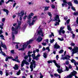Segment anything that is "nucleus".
<instances>
[{"instance_id":"obj_21","label":"nucleus","mask_w":78,"mask_h":78,"mask_svg":"<svg viewBox=\"0 0 78 78\" xmlns=\"http://www.w3.org/2000/svg\"><path fill=\"white\" fill-rule=\"evenodd\" d=\"M12 58H13V57H12L8 56L7 58H6V59L5 60V61H8V59H12Z\"/></svg>"},{"instance_id":"obj_56","label":"nucleus","mask_w":78,"mask_h":78,"mask_svg":"<svg viewBox=\"0 0 78 78\" xmlns=\"http://www.w3.org/2000/svg\"><path fill=\"white\" fill-rule=\"evenodd\" d=\"M28 58V56H26L24 57V59H27Z\"/></svg>"},{"instance_id":"obj_42","label":"nucleus","mask_w":78,"mask_h":78,"mask_svg":"<svg viewBox=\"0 0 78 78\" xmlns=\"http://www.w3.org/2000/svg\"><path fill=\"white\" fill-rule=\"evenodd\" d=\"M47 10H48V7H45L44 11H47Z\"/></svg>"},{"instance_id":"obj_49","label":"nucleus","mask_w":78,"mask_h":78,"mask_svg":"<svg viewBox=\"0 0 78 78\" xmlns=\"http://www.w3.org/2000/svg\"><path fill=\"white\" fill-rule=\"evenodd\" d=\"M71 9L73 11H75V7H74L72 6L71 7Z\"/></svg>"},{"instance_id":"obj_11","label":"nucleus","mask_w":78,"mask_h":78,"mask_svg":"<svg viewBox=\"0 0 78 78\" xmlns=\"http://www.w3.org/2000/svg\"><path fill=\"white\" fill-rule=\"evenodd\" d=\"M17 15L19 16L23 17V15H24V12L23 11H21L20 13H18L17 14Z\"/></svg>"},{"instance_id":"obj_41","label":"nucleus","mask_w":78,"mask_h":78,"mask_svg":"<svg viewBox=\"0 0 78 78\" xmlns=\"http://www.w3.org/2000/svg\"><path fill=\"white\" fill-rule=\"evenodd\" d=\"M10 52L11 53H12V54H14V50H11Z\"/></svg>"},{"instance_id":"obj_55","label":"nucleus","mask_w":78,"mask_h":78,"mask_svg":"<svg viewBox=\"0 0 78 78\" xmlns=\"http://www.w3.org/2000/svg\"><path fill=\"white\" fill-rule=\"evenodd\" d=\"M75 34H73L72 36V37L73 38H75Z\"/></svg>"},{"instance_id":"obj_27","label":"nucleus","mask_w":78,"mask_h":78,"mask_svg":"<svg viewBox=\"0 0 78 78\" xmlns=\"http://www.w3.org/2000/svg\"><path fill=\"white\" fill-rule=\"evenodd\" d=\"M54 76H55L56 77V76H60V78H61V76H59V74L55 73L54 74Z\"/></svg>"},{"instance_id":"obj_39","label":"nucleus","mask_w":78,"mask_h":78,"mask_svg":"<svg viewBox=\"0 0 78 78\" xmlns=\"http://www.w3.org/2000/svg\"><path fill=\"white\" fill-rule=\"evenodd\" d=\"M48 15L49 16H50V17H52L51 14V13L50 12H48Z\"/></svg>"},{"instance_id":"obj_52","label":"nucleus","mask_w":78,"mask_h":78,"mask_svg":"<svg viewBox=\"0 0 78 78\" xmlns=\"http://www.w3.org/2000/svg\"><path fill=\"white\" fill-rule=\"evenodd\" d=\"M56 58L57 59V60H58V58H59V55H57L56 57Z\"/></svg>"},{"instance_id":"obj_45","label":"nucleus","mask_w":78,"mask_h":78,"mask_svg":"<svg viewBox=\"0 0 78 78\" xmlns=\"http://www.w3.org/2000/svg\"><path fill=\"white\" fill-rule=\"evenodd\" d=\"M70 19H69L67 21H66V23L67 24H68V23H69V22H70Z\"/></svg>"},{"instance_id":"obj_40","label":"nucleus","mask_w":78,"mask_h":78,"mask_svg":"<svg viewBox=\"0 0 78 78\" xmlns=\"http://www.w3.org/2000/svg\"><path fill=\"white\" fill-rule=\"evenodd\" d=\"M16 74L17 75H19L20 74V70H19V72H17Z\"/></svg>"},{"instance_id":"obj_47","label":"nucleus","mask_w":78,"mask_h":78,"mask_svg":"<svg viewBox=\"0 0 78 78\" xmlns=\"http://www.w3.org/2000/svg\"><path fill=\"white\" fill-rule=\"evenodd\" d=\"M70 45H71V46H74V45H75V44L73 43H71L70 44Z\"/></svg>"},{"instance_id":"obj_48","label":"nucleus","mask_w":78,"mask_h":78,"mask_svg":"<svg viewBox=\"0 0 78 78\" xmlns=\"http://www.w3.org/2000/svg\"><path fill=\"white\" fill-rule=\"evenodd\" d=\"M28 4L29 5H33V2H29L28 3Z\"/></svg>"},{"instance_id":"obj_50","label":"nucleus","mask_w":78,"mask_h":78,"mask_svg":"<svg viewBox=\"0 0 78 78\" xmlns=\"http://www.w3.org/2000/svg\"><path fill=\"white\" fill-rule=\"evenodd\" d=\"M64 20H67V19H68V17H67V16L65 17L64 18Z\"/></svg>"},{"instance_id":"obj_15","label":"nucleus","mask_w":78,"mask_h":78,"mask_svg":"<svg viewBox=\"0 0 78 78\" xmlns=\"http://www.w3.org/2000/svg\"><path fill=\"white\" fill-rule=\"evenodd\" d=\"M18 57L17 56L16 57V58L15 59H12V60L13 61H16V62H17L20 63V61H19V60H18Z\"/></svg>"},{"instance_id":"obj_4","label":"nucleus","mask_w":78,"mask_h":78,"mask_svg":"<svg viewBox=\"0 0 78 78\" xmlns=\"http://www.w3.org/2000/svg\"><path fill=\"white\" fill-rule=\"evenodd\" d=\"M12 38L13 39H14L15 38V36H14V33L15 34H17L18 33V30H16L15 29V28L14 27H12Z\"/></svg>"},{"instance_id":"obj_33","label":"nucleus","mask_w":78,"mask_h":78,"mask_svg":"<svg viewBox=\"0 0 78 78\" xmlns=\"http://www.w3.org/2000/svg\"><path fill=\"white\" fill-rule=\"evenodd\" d=\"M58 39L59 40V41H64V39L63 38H58Z\"/></svg>"},{"instance_id":"obj_8","label":"nucleus","mask_w":78,"mask_h":78,"mask_svg":"<svg viewBox=\"0 0 78 78\" xmlns=\"http://www.w3.org/2000/svg\"><path fill=\"white\" fill-rule=\"evenodd\" d=\"M64 28V27H61L60 28V29L58 32L59 34V35H61V36L62 35V34H64L65 33V31L64 30H62Z\"/></svg>"},{"instance_id":"obj_36","label":"nucleus","mask_w":78,"mask_h":78,"mask_svg":"<svg viewBox=\"0 0 78 78\" xmlns=\"http://www.w3.org/2000/svg\"><path fill=\"white\" fill-rule=\"evenodd\" d=\"M55 41V40L54 39H53L52 40H50V43L51 44H52V43H53V42Z\"/></svg>"},{"instance_id":"obj_38","label":"nucleus","mask_w":78,"mask_h":78,"mask_svg":"<svg viewBox=\"0 0 78 78\" xmlns=\"http://www.w3.org/2000/svg\"><path fill=\"white\" fill-rule=\"evenodd\" d=\"M37 61H38L39 60V58L37 57V56H35V57L34 58Z\"/></svg>"},{"instance_id":"obj_63","label":"nucleus","mask_w":78,"mask_h":78,"mask_svg":"<svg viewBox=\"0 0 78 78\" xmlns=\"http://www.w3.org/2000/svg\"><path fill=\"white\" fill-rule=\"evenodd\" d=\"M66 70L67 71H69V68L67 66H66Z\"/></svg>"},{"instance_id":"obj_44","label":"nucleus","mask_w":78,"mask_h":78,"mask_svg":"<svg viewBox=\"0 0 78 78\" xmlns=\"http://www.w3.org/2000/svg\"><path fill=\"white\" fill-rule=\"evenodd\" d=\"M64 51V50H61L59 52V53H62V52Z\"/></svg>"},{"instance_id":"obj_7","label":"nucleus","mask_w":78,"mask_h":78,"mask_svg":"<svg viewBox=\"0 0 78 78\" xmlns=\"http://www.w3.org/2000/svg\"><path fill=\"white\" fill-rule=\"evenodd\" d=\"M77 73L75 71H73L72 73H71L69 75H68V76L69 78H72L73 77V76H75L76 74Z\"/></svg>"},{"instance_id":"obj_60","label":"nucleus","mask_w":78,"mask_h":78,"mask_svg":"<svg viewBox=\"0 0 78 78\" xmlns=\"http://www.w3.org/2000/svg\"><path fill=\"white\" fill-rule=\"evenodd\" d=\"M0 37L3 38V37H4V36H3V35H0Z\"/></svg>"},{"instance_id":"obj_64","label":"nucleus","mask_w":78,"mask_h":78,"mask_svg":"<svg viewBox=\"0 0 78 78\" xmlns=\"http://www.w3.org/2000/svg\"><path fill=\"white\" fill-rule=\"evenodd\" d=\"M72 66H71V65H69V69H72Z\"/></svg>"},{"instance_id":"obj_31","label":"nucleus","mask_w":78,"mask_h":78,"mask_svg":"<svg viewBox=\"0 0 78 78\" xmlns=\"http://www.w3.org/2000/svg\"><path fill=\"white\" fill-rule=\"evenodd\" d=\"M4 25V24H3V23H2V24H1L0 25V28H1V29H3V26Z\"/></svg>"},{"instance_id":"obj_17","label":"nucleus","mask_w":78,"mask_h":78,"mask_svg":"<svg viewBox=\"0 0 78 78\" xmlns=\"http://www.w3.org/2000/svg\"><path fill=\"white\" fill-rule=\"evenodd\" d=\"M13 68L15 69V70H18V69H19V66L18 65H17V64L15 65V66H13Z\"/></svg>"},{"instance_id":"obj_35","label":"nucleus","mask_w":78,"mask_h":78,"mask_svg":"<svg viewBox=\"0 0 78 78\" xmlns=\"http://www.w3.org/2000/svg\"><path fill=\"white\" fill-rule=\"evenodd\" d=\"M74 3H75V4H76V5L78 4V0H74Z\"/></svg>"},{"instance_id":"obj_13","label":"nucleus","mask_w":78,"mask_h":78,"mask_svg":"<svg viewBox=\"0 0 78 78\" xmlns=\"http://www.w3.org/2000/svg\"><path fill=\"white\" fill-rule=\"evenodd\" d=\"M62 1L64 3L62 4V7H64V6H67V2L66 1V0H62Z\"/></svg>"},{"instance_id":"obj_53","label":"nucleus","mask_w":78,"mask_h":78,"mask_svg":"<svg viewBox=\"0 0 78 78\" xmlns=\"http://www.w3.org/2000/svg\"><path fill=\"white\" fill-rule=\"evenodd\" d=\"M52 8L53 9H54L55 8V6L54 5H52L51 6Z\"/></svg>"},{"instance_id":"obj_14","label":"nucleus","mask_w":78,"mask_h":78,"mask_svg":"<svg viewBox=\"0 0 78 78\" xmlns=\"http://www.w3.org/2000/svg\"><path fill=\"white\" fill-rule=\"evenodd\" d=\"M37 40L38 41V42H41V41H42V37H41V36H38V38L37 39Z\"/></svg>"},{"instance_id":"obj_59","label":"nucleus","mask_w":78,"mask_h":78,"mask_svg":"<svg viewBox=\"0 0 78 78\" xmlns=\"http://www.w3.org/2000/svg\"><path fill=\"white\" fill-rule=\"evenodd\" d=\"M28 17L27 16H25L23 18V20H25V19H26V17H27V19H28Z\"/></svg>"},{"instance_id":"obj_34","label":"nucleus","mask_w":78,"mask_h":78,"mask_svg":"<svg viewBox=\"0 0 78 78\" xmlns=\"http://www.w3.org/2000/svg\"><path fill=\"white\" fill-rule=\"evenodd\" d=\"M52 36L54 37V34H53V33L51 32V34L49 35V37H51V36Z\"/></svg>"},{"instance_id":"obj_2","label":"nucleus","mask_w":78,"mask_h":78,"mask_svg":"<svg viewBox=\"0 0 78 78\" xmlns=\"http://www.w3.org/2000/svg\"><path fill=\"white\" fill-rule=\"evenodd\" d=\"M53 62L54 63L55 65L58 68L57 70V71L59 73H61L62 72H64L62 70V69H60V68H61V66L57 64V63H56V62L55 60H53Z\"/></svg>"},{"instance_id":"obj_25","label":"nucleus","mask_w":78,"mask_h":78,"mask_svg":"<svg viewBox=\"0 0 78 78\" xmlns=\"http://www.w3.org/2000/svg\"><path fill=\"white\" fill-rule=\"evenodd\" d=\"M0 53L2 54V55H3V56H6V54H5V52H3V51H2V50L1 51Z\"/></svg>"},{"instance_id":"obj_61","label":"nucleus","mask_w":78,"mask_h":78,"mask_svg":"<svg viewBox=\"0 0 78 78\" xmlns=\"http://www.w3.org/2000/svg\"><path fill=\"white\" fill-rule=\"evenodd\" d=\"M43 15H45V13L44 12H42L41 14V16H43Z\"/></svg>"},{"instance_id":"obj_57","label":"nucleus","mask_w":78,"mask_h":78,"mask_svg":"<svg viewBox=\"0 0 78 78\" xmlns=\"http://www.w3.org/2000/svg\"><path fill=\"white\" fill-rule=\"evenodd\" d=\"M48 64H50V63H52V62L50 61H48Z\"/></svg>"},{"instance_id":"obj_19","label":"nucleus","mask_w":78,"mask_h":78,"mask_svg":"<svg viewBox=\"0 0 78 78\" xmlns=\"http://www.w3.org/2000/svg\"><path fill=\"white\" fill-rule=\"evenodd\" d=\"M30 68L31 69V72H32V71H33V64L31 63L30 66Z\"/></svg>"},{"instance_id":"obj_18","label":"nucleus","mask_w":78,"mask_h":78,"mask_svg":"<svg viewBox=\"0 0 78 78\" xmlns=\"http://www.w3.org/2000/svg\"><path fill=\"white\" fill-rule=\"evenodd\" d=\"M34 15V14L33 13H31L30 14L28 17V19H31L32 17L31 16H33Z\"/></svg>"},{"instance_id":"obj_22","label":"nucleus","mask_w":78,"mask_h":78,"mask_svg":"<svg viewBox=\"0 0 78 78\" xmlns=\"http://www.w3.org/2000/svg\"><path fill=\"white\" fill-rule=\"evenodd\" d=\"M3 11L4 12H6V14H7V15H8V13H9V11H8V10L6 9H3Z\"/></svg>"},{"instance_id":"obj_9","label":"nucleus","mask_w":78,"mask_h":78,"mask_svg":"<svg viewBox=\"0 0 78 78\" xmlns=\"http://www.w3.org/2000/svg\"><path fill=\"white\" fill-rule=\"evenodd\" d=\"M70 58V56L69 55H67L66 56H65L64 57H62L60 58V59L61 60H65V59H66V60H68L69 59V58Z\"/></svg>"},{"instance_id":"obj_46","label":"nucleus","mask_w":78,"mask_h":78,"mask_svg":"<svg viewBox=\"0 0 78 78\" xmlns=\"http://www.w3.org/2000/svg\"><path fill=\"white\" fill-rule=\"evenodd\" d=\"M30 23H31V20H29L27 22L28 23H29V25H30Z\"/></svg>"},{"instance_id":"obj_32","label":"nucleus","mask_w":78,"mask_h":78,"mask_svg":"<svg viewBox=\"0 0 78 78\" xmlns=\"http://www.w3.org/2000/svg\"><path fill=\"white\" fill-rule=\"evenodd\" d=\"M46 50H48V51L49 52H50V47H49L46 48Z\"/></svg>"},{"instance_id":"obj_5","label":"nucleus","mask_w":78,"mask_h":78,"mask_svg":"<svg viewBox=\"0 0 78 78\" xmlns=\"http://www.w3.org/2000/svg\"><path fill=\"white\" fill-rule=\"evenodd\" d=\"M55 20L56 21H57L55 23V25L56 26V25H59V22H60L61 21L59 20V16L58 15H57L56 17L55 18Z\"/></svg>"},{"instance_id":"obj_12","label":"nucleus","mask_w":78,"mask_h":78,"mask_svg":"<svg viewBox=\"0 0 78 78\" xmlns=\"http://www.w3.org/2000/svg\"><path fill=\"white\" fill-rule=\"evenodd\" d=\"M54 48L56 49H58V48H60V46H59V45L58 44L57 42H56L54 45Z\"/></svg>"},{"instance_id":"obj_43","label":"nucleus","mask_w":78,"mask_h":78,"mask_svg":"<svg viewBox=\"0 0 78 78\" xmlns=\"http://www.w3.org/2000/svg\"><path fill=\"white\" fill-rule=\"evenodd\" d=\"M32 57H33V58L34 59V58L35 57V54H32Z\"/></svg>"},{"instance_id":"obj_29","label":"nucleus","mask_w":78,"mask_h":78,"mask_svg":"<svg viewBox=\"0 0 78 78\" xmlns=\"http://www.w3.org/2000/svg\"><path fill=\"white\" fill-rule=\"evenodd\" d=\"M40 78H43L44 77V76L41 73H39Z\"/></svg>"},{"instance_id":"obj_1","label":"nucleus","mask_w":78,"mask_h":78,"mask_svg":"<svg viewBox=\"0 0 78 78\" xmlns=\"http://www.w3.org/2000/svg\"><path fill=\"white\" fill-rule=\"evenodd\" d=\"M33 41H34V40L31 39L29 41H27V42L24 43V44L23 45V48H21L19 49V50H23L24 48H27V47L28 45V44H31V42H33Z\"/></svg>"},{"instance_id":"obj_30","label":"nucleus","mask_w":78,"mask_h":78,"mask_svg":"<svg viewBox=\"0 0 78 78\" xmlns=\"http://www.w3.org/2000/svg\"><path fill=\"white\" fill-rule=\"evenodd\" d=\"M24 64H26V65H30V63H28V62L26 61V60H24Z\"/></svg>"},{"instance_id":"obj_28","label":"nucleus","mask_w":78,"mask_h":78,"mask_svg":"<svg viewBox=\"0 0 78 78\" xmlns=\"http://www.w3.org/2000/svg\"><path fill=\"white\" fill-rule=\"evenodd\" d=\"M68 4L69 6H72L73 5L72 4V3L71 2H69L68 3H66V4ZM66 6H67V5H66Z\"/></svg>"},{"instance_id":"obj_62","label":"nucleus","mask_w":78,"mask_h":78,"mask_svg":"<svg viewBox=\"0 0 78 78\" xmlns=\"http://www.w3.org/2000/svg\"><path fill=\"white\" fill-rule=\"evenodd\" d=\"M42 44L43 45H44L45 46V45H46V43H42Z\"/></svg>"},{"instance_id":"obj_26","label":"nucleus","mask_w":78,"mask_h":78,"mask_svg":"<svg viewBox=\"0 0 78 78\" xmlns=\"http://www.w3.org/2000/svg\"><path fill=\"white\" fill-rule=\"evenodd\" d=\"M67 28L68 30H69V31H72V29H71V28L70 27V26L69 25L67 26Z\"/></svg>"},{"instance_id":"obj_37","label":"nucleus","mask_w":78,"mask_h":78,"mask_svg":"<svg viewBox=\"0 0 78 78\" xmlns=\"http://www.w3.org/2000/svg\"><path fill=\"white\" fill-rule=\"evenodd\" d=\"M73 15H74V16H78V12H74Z\"/></svg>"},{"instance_id":"obj_6","label":"nucleus","mask_w":78,"mask_h":78,"mask_svg":"<svg viewBox=\"0 0 78 78\" xmlns=\"http://www.w3.org/2000/svg\"><path fill=\"white\" fill-rule=\"evenodd\" d=\"M18 26L16 27L15 28V30L18 31V30H20L21 29V27H20V25L22 23L21 21H17Z\"/></svg>"},{"instance_id":"obj_16","label":"nucleus","mask_w":78,"mask_h":78,"mask_svg":"<svg viewBox=\"0 0 78 78\" xmlns=\"http://www.w3.org/2000/svg\"><path fill=\"white\" fill-rule=\"evenodd\" d=\"M1 47H3L4 48H5V49L6 48V45L5 44L3 43L2 42H1Z\"/></svg>"},{"instance_id":"obj_51","label":"nucleus","mask_w":78,"mask_h":78,"mask_svg":"<svg viewBox=\"0 0 78 78\" xmlns=\"http://www.w3.org/2000/svg\"><path fill=\"white\" fill-rule=\"evenodd\" d=\"M32 53H33L32 51L30 52V51H29L28 52L27 54H28V55H29L30 54H31Z\"/></svg>"},{"instance_id":"obj_20","label":"nucleus","mask_w":78,"mask_h":78,"mask_svg":"<svg viewBox=\"0 0 78 78\" xmlns=\"http://www.w3.org/2000/svg\"><path fill=\"white\" fill-rule=\"evenodd\" d=\"M32 62L33 63V64H34V69H35V67H36V61H34V60H32Z\"/></svg>"},{"instance_id":"obj_23","label":"nucleus","mask_w":78,"mask_h":78,"mask_svg":"<svg viewBox=\"0 0 78 78\" xmlns=\"http://www.w3.org/2000/svg\"><path fill=\"white\" fill-rule=\"evenodd\" d=\"M24 61L25 60H23L21 63V66L22 67H23V66H24V64H25Z\"/></svg>"},{"instance_id":"obj_24","label":"nucleus","mask_w":78,"mask_h":78,"mask_svg":"<svg viewBox=\"0 0 78 78\" xmlns=\"http://www.w3.org/2000/svg\"><path fill=\"white\" fill-rule=\"evenodd\" d=\"M43 57L44 58H47V54L46 53H44L43 54Z\"/></svg>"},{"instance_id":"obj_10","label":"nucleus","mask_w":78,"mask_h":78,"mask_svg":"<svg viewBox=\"0 0 78 78\" xmlns=\"http://www.w3.org/2000/svg\"><path fill=\"white\" fill-rule=\"evenodd\" d=\"M37 17L36 16H34V17L32 19L33 20L31 23L32 25H34V23L36 22V20H37Z\"/></svg>"},{"instance_id":"obj_58","label":"nucleus","mask_w":78,"mask_h":78,"mask_svg":"<svg viewBox=\"0 0 78 78\" xmlns=\"http://www.w3.org/2000/svg\"><path fill=\"white\" fill-rule=\"evenodd\" d=\"M66 64H69V61H67L66 62Z\"/></svg>"},{"instance_id":"obj_3","label":"nucleus","mask_w":78,"mask_h":78,"mask_svg":"<svg viewBox=\"0 0 78 78\" xmlns=\"http://www.w3.org/2000/svg\"><path fill=\"white\" fill-rule=\"evenodd\" d=\"M42 29L41 28V26H40L38 29L37 30V34L39 36L41 35L42 37H43L44 35V33L42 31Z\"/></svg>"},{"instance_id":"obj_54","label":"nucleus","mask_w":78,"mask_h":78,"mask_svg":"<svg viewBox=\"0 0 78 78\" xmlns=\"http://www.w3.org/2000/svg\"><path fill=\"white\" fill-rule=\"evenodd\" d=\"M45 2L46 3H50V1L48 0H45Z\"/></svg>"}]
</instances>
